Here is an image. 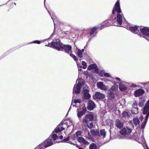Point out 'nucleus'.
I'll use <instances>...</instances> for the list:
<instances>
[{
	"label": "nucleus",
	"instance_id": "nucleus-1",
	"mask_svg": "<svg viewBox=\"0 0 149 149\" xmlns=\"http://www.w3.org/2000/svg\"><path fill=\"white\" fill-rule=\"evenodd\" d=\"M115 12H117V14L116 17L114 19V21L115 23L118 26L119 24L120 25L124 21H126L124 17L123 14H121V11L120 8L119 0H117L114 6L112 11V14L114 15L115 14Z\"/></svg>",
	"mask_w": 149,
	"mask_h": 149
},
{
	"label": "nucleus",
	"instance_id": "nucleus-2",
	"mask_svg": "<svg viewBox=\"0 0 149 149\" xmlns=\"http://www.w3.org/2000/svg\"><path fill=\"white\" fill-rule=\"evenodd\" d=\"M123 24L127 26V28L132 32L135 34H137L139 36H141V34L139 31L140 27L139 26H130L129 24L126 21H124L123 22Z\"/></svg>",
	"mask_w": 149,
	"mask_h": 149
},
{
	"label": "nucleus",
	"instance_id": "nucleus-3",
	"mask_svg": "<svg viewBox=\"0 0 149 149\" xmlns=\"http://www.w3.org/2000/svg\"><path fill=\"white\" fill-rule=\"evenodd\" d=\"M59 43H58V47L59 49H57L58 50L63 51L69 54L70 53H72V47L71 46L66 45H64L60 42L59 40Z\"/></svg>",
	"mask_w": 149,
	"mask_h": 149
},
{
	"label": "nucleus",
	"instance_id": "nucleus-4",
	"mask_svg": "<svg viewBox=\"0 0 149 149\" xmlns=\"http://www.w3.org/2000/svg\"><path fill=\"white\" fill-rule=\"evenodd\" d=\"M140 32L141 36L140 37H143L146 40L149 41V28L144 27L139 29Z\"/></svg>",
	"mask_w": 149,
	"mask_h": 149
},
{
	"label": "nucleus",
	"instance_id": "nucleus-5",
	"mask_svg": "<svg viewBox=\"0 0 149 149\" xmlns=\"http://www.w3.org/2000/svg\"><path fill=\"white\" fill-rule=\"evenodd\" d=\"M111 25L117 26V24L115 23V21H114V19L113 20V17H111L110 19L104 21L103 23V25L100 26V29H101L104 27L108 26Z\"/></svg>",
	"mask_w": 149,
	"mask_h": 149
},
{
	"label": "nucleus",
	"instance_id": "nucleus-6",
	"mask_svg": "<svg viewBox=\"0 0 149 149\" xmlns=\"http://www.w3.org/2000/svg\"><path fill=\"white\" fill-rule=\"evenodd\" d=\"M143 114L146 115L145 118L148 119L149 116V100H148L143 108Z\"/></svg>",
	"mask_w": 149,
	"mask_h": 149
},
{
	"label": "nucleus",
	"instance_id": "nucleus-7",
	"mask_svg": "<svg viewBox=\"0 0 149 149\" xmlns=\"http://www.w3.org/2000/svg\"><path fill=\"white\" fill-rule=\"evenodd\" d=\"M65 128V126L63 125V121L61 122L54 129L53 133H58L63 131Z\"/></svg>",
	"mask_w": 149,
	"mask_h": 149
},
{
	"label": "nucleus",
	"instance_id": "nucleus-8",
	"mask_svg": "<svg viewBox=\"0 0 149 149\" xmlns=\"http://www.w3.org/2000/svg\"><path fill=\"white\" fill-rule=\"evenodd\" d=\"M59 43V39H57L55 41L52 42L51 43H48L47 45H45V46L53 48L57 50V49H59L58 47Z\"/></svg>",
	"mask_w": 149,
	"mask_h": 149
},
{
	"label": "nucleus",
	"instance_id": "nucleus-9",
	"mask_svg": "<svg viewBox=\"0 0 149 149\" xmlns=\"http://www.w3.org/2000/svg\"><path fill=\"white\" fill-rule=\"evenodd\" d=\"M129 85V83L124 81H120V82L119 87L120 90L122 91L126 90L127 89V87Z\"/></svg>",
	"mask_w": 149,
	"mask_h": 149
},
{
	"label": "nucleus",
	"instance_id": "nucleus-10",
	"mask_svg": "<svg viewBox=\"0 0 149 149\" xmlns=\"http://www.w3.org/2000/svg\"><path fill=\"white\" fill-rule=\"evenodd\" d=\"M74 97H73L71 105L68 111H70L72 106L73 107H79V105L80 106L81 105L80 104L81 103L82 101V100L81 99L74 100L73 102V100L74 99Z\"/></svg>",
	"mask_w": 149,
	"mask_h": 149
},
{
	"label": "nucleus",
	"instance_id": "nucleus-11",
	"mask_svg": "<svg viewBox=\"0 0 149 149\" xmlns=\"http://www.w3.org/2000/svg\"><path fill=\"white\" fill-rule=\"evenodd\" d=\"M94 116L91 114H89L86 115L84 118L83 119L84 123H87L89 121H92L94 118Z\"/></svg>",
	"mask_w": 149,
	"mask_h": 149
},
{
	"label": "nucleus",
	"instance_id": "nucleus-12",
	"mask_svg": "<svg viewBox=\"0 0 149 149\" xmlns=\"http://www.w3.org/2000/svg\"><path fill=\"white\" fill-rule=\"evenodd\" d=\"M132 132V130L131 129L127 127L123 128L120 131V133L121 135L124 136L126 135H128Z\"/></svg>",
	"mask_w": 149,
	"mask_h": 149
},
{
	"label": "nucleus",
	"instance_id": "nucleus-13",
	"mask_svg": "<svg viewBox=\"0 0 149 149\" xmlns=\"http://www.w3.org/2000/svg\"><path fill=\"white\" fill-rule=\"evenodd\" d=\"M97 86L98 88L103 91H106L108 89L107 87L102 82H98L97 84Z\"/></svg>",
	"mask_w": 149,
	"mask_h": 149
},
{
	"label": "nucleus",
	"instance_id": "nucleus-14",
	"mask_svg": "<svg viewBox=\"0 0 149 149\" xmlns=\"http://www.w3.org/2000/svg\"><path fill=\"white\" fill-rule=\"evenodd\" d=\"M124 123L123 121L119 119H116L115 121V125L117 128L121 129L123 127Z\"/></svg>",
	"mask_w": 149,
	"mask_h": 149
},
{
	"label": "nucleus",
	"instance_id": "nucleus-15",
	"mask_svg": "<svg viewBox=\"0 0 149 149\" xmlns=\"http://www.w3.org/2000/svg\"><path fill=\"white\" fill-rule=\"evenodd\" d=\"M105 97L104 95L99 92H96L93 95V98L94 99H102Z\"/></svg>",
	"mask_w": 149,
	"mask_h": 149
},
{
	"label": "nucleus",
	"instance_id": "nucleus-16",
	"mask_svg": "<svg viewBox=\"0 0 149 149\" xmlns=\"http://www.w3.org/2000/svg\"><path fill=\"white\" fill-rule=\"evenodd\" d=\"M81 87L79 85H75L73 89V97H74V93L78 94L80 92Z\"/></svg>",
	"mask_w": 149,
	"mask_h": 149
},
{
	"label": "nucleus",
	"instance_id": "nucleus-17",
	"mask_svg": "<svg viewBox=\"0 0 149 149\" xmlns=\"http://www.w3.org/2000/svg\"><path fill=\"white\" fill-rule=\"evenodd\" d=\"M95 103L91 100H89L88 102V109L89 110H93L95 107Z\"/></svg>",
	"mask_w": 149,
	"mask_h": 149
},
{
	"label": "nucleus",
	"instance_id": "nucleus-18",
	"mask_svg": "<svg viewBox=\"0 0 149 149\" xmlns=\"http://www.w3.org/2000/svg\"><path fill=\"white\" fill-rule=\"evenodd\" d=\"M44 141L46 145V146H47V147L53 145L54 143L52 139H50V137H49L48 139Z\"/></svg>",
	"mask_w": 149,
	"mask_h": 149
},
{
	"label": "nucleus",
	"instance_id": "nucleus-19",
	"mask_svg": "<svg viewBox=\"0 0 149 149\" xmlns=\"http://www.w3.org/2000/svg\"><path fill=\"white\" fill-rule=\"evenodd\" d=\"M65 121H63V125H64L65 126V127H67L68 128L71 125H73V123L72 120L70 119H68L65 122Z\"/></svg>",
	"mask_w": 149,
	"mask_h": 149
},
{
	"label": "nucleus",
	"instance_id": "nucleus-20",
	"mask_svg": "<svg viewBox=\"0 0 149 149\" xmlns=\"http://www.w3.org/2000/svg\"><path fill=\"white\" fill-rule=\"evenodd\" d=\"M144 93V91L142 89H139L134 92V95L136 97H138L143 95Z\"/></svg>",
	"mask_w": 149,
	"mask_h": 149
},
{
	"label": "nucleus",
	"instance_id": "nucleus-21",
	"mask_svg": "<svg viewBox=\"0 0 149 149\" xmlns=\"http://www.w3.org/2000/svg\"><path fill=\"white\" fill-rule=\"evenodd\" d=\"M77 111V116L79 118L81 117L85 113L86 111V109L85 108H83L82 110L80 111V109H78Z\"/></svg>",
	"mask_w": 149,
	"mask_h": 149
},
{
	"label": "nucleus",
	"instance_id": "nucleus-22",
	"mask_svg": "<svg viewBox=\"0 0 149 149\" xmlns=\"http://www.w3.org/2000/svg\"><path fill=\"white\" fill-rule=\"evenodd\" d=\"M83 96L84 98L88 99L91 97V95L89 93V91L87 89L84 88Z\"/></svg>",
	"mask_w": 149,
	"mask_h": 149
},
{
	"label": "nucleus",
	"instance_id": "nucleus-23",
	"mask_svg": "<svg viewBox=\"0 0 149 149\" xmlns=\"http://www.w3.org/2000/svg\"><path fill=\"white\" fill-rule=\"evenodd\" d=\"M53 133L52 132L49 137H50V139H52H52L54 143H57V142L55 141V140L58 139V137L57 134H53Z\"/></svg>",
	"mask_w": 149,
	"mask_h": 149
},
{
	"label": "nucleus",
	"instance_id": "nucleus-24",
	"mask_svg": "<svg viewBox=\"0 0 149 149\" xmlns=\"http://www.w3.org/2000/svg\"><path fill=\"white\" fill-rule=\"evenodd\" d=\"M77 140L79 143H83V144L86 145H88L89 144V143L87 141H86L82 137H79L77 139Z\"/></svg>",
	"mask_w": 149,
	"mask_h": 149
},
{
	"label": "nucleus",
	"instance_id": "nucleus-25",
	"mask_svg": "<svg viewBox=\"0 0 149 149\" xmlns=\"http://www.w3.org/2000/svg\"><path fill=\"white\" fill-rule=\"evenodd\" d=\"M46 145L44 141L37 146L35 149H44L47 147V146H46Z\"/></svg>",
	"mask_w": 149,
	"mask_h": 149
},
{
	"label": "nucleus",
	"instance_id": "nucleus-26",
	"mask_svg": "<svg viewBox=\"0 0 149 149\" xmlns=\"http://www.w3.org/2000/svg\"><path fill=\"white\" fill-rule=\"evenodd\" d=\"M133 107L135 109V112L134 113V114H137L138 113V109L137 107V103L136 101H134L132 104Z\"/></svg>",
	"mask_w": 149,
	"mask_h": 149
},
{
	"label": "nucleus",
	"instance_id": "nucleus-27",
	"mask_svg": "<svg viewBox=\"0 0 149 149\" xmlns=\"http://www.w3.org/2000/svg\"><path fill=\"white\" fill-rule=\"evenodd\" d=\"M91 132L93 136H100V134L98 130H91Z\"/></svg>",
	"mask_w": 149,
	"mask_h": 149
},
{
	"label": "nucleus",
	"instance_id": "nucleus-28",
	"mask_svg": "<svg viewBox=\"0 0 149 149\" xmlns=\"http://www.w3.org/2000/svg\"><path fill=\"white\" fill-rule=\"evenodd\" d=\"M97 67L96 64H93L90 65L88 66L87 69L88 70H91L93 69H96Z\"/></svg>",
	"mask_w": 149,
	"mask_h": 149
},
{
	"label": "nucleus",
	"instance_id": "nucleus-29",
	"mask_svg": "<svg viewBox=\"0 0 149 149\" xmlns=\"http://www.w3.org/2000/svg\"><path fill=\"white\" fill-rule=\"evenodd\" d=\"M76 83H77V84L79 85L81 87L82 85L84 84V81L83 79H79L76 80Z\"/></svg>",
	"mask_w": 149,
	"mask_h": 149
},
{
	"label": "nucleus",
	"instance_id": "nucleus-30",
	"mask_svg": "<svg viewBox=\"0 0 149 149\" xmlns=\"http://www.w3.org/2000/svg\"><path fill=\"white\" fill-rule=\"evenodd\" d=\"M98 29V28L96 26H95L91 30V31L90 33V36H91L92 35H93L95 33V34L97 33L95 32L96 30Z\"/></svg>",
	"mask_w": 149,
	"mask_h": 149
},
{
	"label": "nucleus",
	"instance_id": "nucleus-31",
	"mask_svg": "<svg viewBox=\"0 0 149 149\" xmlns=\"http://www.w3.org/2000/svg\"><path fill=\"white\" fill-rule=\"evenodd\" d=\"M96 123L94 122H91L89 124H88V127L90 129L95 128Z\"/></svg>",
	"mask_w": 149,
	"mask_h": 149
},
{
	"label": "nucleus",
	"instance_id": "nucleus-32",
	"mask_svg": "<svg viewBox=\"0 0 149 149\" xmlns=\"http://www.w3.org/2000/svg\"><path fill=\"white\" fill-rule=\"evenodd\" d=\"M132 121L134 125L135 126H136L140 123V121L137 118H134L133 120Z\"/></svg>",
	"mask_w": 149,
	"mask_h": 149
},
{
	"label": "nucleus",
	"instance_id": "nucleus-33",
	"mask_svg": "<svg viewBox=\"0 0 149 149\" xmlns=\"http://www.w3.org/2000/svg\"><path fill=\"white\" fill-rule=\"evenodd\" d=\"M100 136H102L103 138L105 137L106 132L104 129L100 131Z\"/></svg>",
	"mask_w": 149,
	"mask_h": 149
},
{
	"label": "nucleus",
	"instance_id": "nucleus-34",
	"mask_svg": "<svg viewBox=\"0 0 149 149\" xmlns=\"http://www.w3.org/2000/svg\"><path fill=\"white\" fill-rule=\"evenodd\" d=\"M89 149H97V146L94 143H92L90 145Z\"/></svg>",
	"mask_w": 149,
	"mask_h": 149
},
{
	"label": "nucleus",
	"instance_id": "nucleus-35",
	"mask_svg": "<svg viewBox=\"0 0 149 149\" xmlns=\"http://www.w3.org/2000/svg\"><path fill=\"white\" fill-rule=\"evenodd\" d=\"M122 116L123 117L126 118V117H129L130 115L129 113L126 111H124L122 113Z\"/></svg>",
	"mask_w": 149,
	"mask_h": 149
},
{
	"label": "nucleus",
	"instance_id": "nucleus-36",
	"mask_svg": "<svg viewBox=\"0 0 149 149\" xmlns=\"http://www.w3.org/2000/svg\"><path fill=\"white\" fill-rule=\"evenodd\" d=\"M82 52L80 49H79L77 52V55L80 58H82L83 57L82 55Z\"/></svg>",
	"mask_w": 149,
	"mask_h": 149
},
{
	"label": "nucleus",
	"instance_id": "nucleus-37",
	"mask_svg": "<svg viewBox=\"0 0 149 149\" xmlns=\"http://www.w3.org/2000/svg\"><path fill=\"white\" fill-rule=\"evenodd\" d=\"M69 54H70V56L75 61H77L78 60L76 56L74 54H72L71 53H70Z\"/></svg>",
	"mask_w": 149,
	"mask_h": 149
},
{
	"label": "nucleus",
	"instance_id": "nucleus-38",
	"mask_svg": "<svg viewBox=\"0 0 149 149\" xmlns=\"http://www.w3.org/2000/svg\"><path fill=\"white\" fill-rule=\"evenodd\" d=\"M128 86L131 87L135 88L139 87V85H137L136 84L134 83L129 84V85Z\"/></svg>",
	"mask_w": 149,
	"mask_h": 149
},
{
	"label": "nucleus",
	"instance_id": "nucleus-39",
	"mask_svg": "<svg viewBox=\"0 0 149 149\" xmlns=\"http://www.w3.org/2000/svg\"><path fill=\"white\" fill-rule=\"evenodd\" d=\"M148 119H146V118H145V122L144 123L142 124L141 126V127L142 129H144L146 126V124L147 123Z\"/></svg>",
	"mask_w": 149,
	"mask_h": 149
},
{
	"label": "nucleus",
	"instance_id": "nucleus-40",
	"mask_svg": "<svg viewBox=\"0 0 149 149\" xmlns=\"http://www.w3.org/2000/svg\"><path fill=\"white\" fill-rule=\"evenodd\" d=\"M144 102L145 101L144 100L140 101L138 104L139 106L141 107H143L144 105Z\"/></svg>",
	"mask_w": 149,
	"mask_h": 149
},
{
	"label": "nucleus",
	"instance_id": "nucleus-41",
	"mask_svg": "<svg viewBox=\"0 0 149 149\" xmlns=\"http://www.w3.org/2000/svg\"><path fill=\"white\" fill-rule=\"evenodd\" d=\"M82 65H83V68L85 69L87 67L86 63L84 61H82Z\"/></svg>",
	"mask_w": 149,
	"mask_h": 149
},
{
	"label": "nucleus",
	"instance_id": "nucleus-42",
	"mask_svg": "<svg viewBox=\"0 0 149 149\" xmlns=\"http://www.w3.org/2000/svg\"><path fill=\"white\" fill-rule=\"evenodd\" d=\"M42 42V41H40L38 40H36L35 41H33L32 42H31V43H37L38 44H40V43Z\"/></svg>",
	"mask_w": 149,
	"mask_h": 149
},
{
	"label": "nucleus",
	"instance_id": "nucleus-43",
	"mask_svg": "<svg viewBox=\"0 0 149 149\" xmlns=\"http://www.w3.org/2000/svg\"><path fill=\"white\" fill-rule=\"evenodd\" d=\"M105 72L103 71H100L99 73L100 75L102 77H103L104 76Z\"/></svg>",
	"mask_w": 149,
	"mask_h": 149
},
{
	"label": "nucleus",
	"instance_id": "nucleus-44",
	"mask_svg": "<svg viewBox=\"0 0 149 149\" xmlns=\"http://www.w3.org/2000/svg\"><path fill=\"white\" fill-rule=\"evenodd\" d=\"M143 146L145 149H149V148L148 147V146L145 143H144L143 144Z\"/></svg>",
	"mask_w": 149,
	"mask_h": 149
},
{
	"label": "nucleus",
	"instance_id": "nucleus-45",
	"mask_svg": "<svg viewBox=\"0 0 149 149\" xmlns=\"http://www.w3.org/2000/svg\"><path fill=\"white\" fill-rule=\"evenodd\" d=\"M109 95L111 96V99H112L114 97L115 95L113 92H111L110 94H109Z\"/></svg>",
	"mask_w": 149,
	"mask_h": 149
},
{
	"label": "nucleus",
	"instance_id": "nucleus-46",
	"mask_svg": "<svg viewBox=\"0 0 149 149\" xmlns=\"http://www.w3.org/2000/svg\"><path fill=\"white\" fill-rule=\"evenodd\" d=\"M69 137L68 136L64 139L62 141L63 142H65V141H69Z\"/></svg>",
	"mask_w": 149,
	"mask_h": 149
},
{
	"label": "nucleus",
	"instance_id": "nucleus-47",
	"mask_svg": "<svg viewBox=\"0 0 149 149\" xmlns=\"http://www.w3.org/2000/svg\"><path fill=\"white\" fill-rule=\"evenodd\" d=\"M104 76L107 77L111 78V75L108 73H105Z\"/></svg>",
	"mask_w": 149,
	"mask_h": 149
},
{
	"label": "nucleus",
	"instance_id": "nucleus-48",
	"mask_svg": "<svg viewBox=\"0 0 149 149\" xmlns=\"http://www.w3.org/2000/svg\"><path fill=\"white\" fill-rule=\"evenodd\" d=\"M81 134V132L80 131H78L76 133V135L78 137Z\"/></svg>",
	"mask_w": 149,
	"mask_h": 149
},
{
	"label": "nucleus",
	"instance_id": "nucleus-49",
	"mask_svg": "<svg viewBox=\"0 0 149 149\" xmlns=\"http://www.w3.org/2000/svg\"><path fill=\"white\" fill-rule=\"evenodd\" d=\"M46 9L47 10L48 12L49 13V15H50V16H51L52 19V20H53V21L54 23V29H55V24L54 22V21L53 17L51 15L50 13H49V11H48V10L47 9V8H46Z\"/></svg>",
	"mask_w": 149,
	"mask_h": 149
},
{
	"label": "nucleus",
	"instance_id": "nucleus-50",
	"mask_svg": "<svg viewBox=\"0 0 149 149\" xmlns=\"http://www.w3.org/2000/svg\"><path fill=\"white\" fill-rule=\"evenodd\" d=\"M115 79L116 80L119 81L120 82V81H122L118 77H116Z\"/></svg>",
	"mask_w": 149,
	"mask_h": 149
},
{
	"label": "nucleus",
	"instance_id": "nucleus-51",
	"mask_svg": "<svg viewBox=\"0 0 149 149\" xmlns=\"http://www.w3.org/2000/svg\"><path fill=\"white\" fill-rule=\"evenodd\" d=\"M111 89L112 90H114L115 89V86H113L111 87Z\"/></svg>",
	"mask_w": 149,
	"mask_h": 149
},
{
	"label": "nucleus",
	"instance_id": "nucleus-52",
	"mask_svg": "<svg viewBox=\"0 0 149 149\" xmlns=\"http://www.w3.org/2000/svg\"><path fill=\"white\" fill-rule=\"evenodd\" d=\"M77 65L78 68H82V66L81 65V64H77Z\"/></svg>",
	"mask_w": 149,
	"mask_h": 149
},
{
	"label": "nucleus",
	"instance_id": "nucleus-53",
	"mask_svg": "<svg viewBox=\"0 0 149 149\" xmlns=\"http://www.w3.org/2000/svg\"><path fill=\"white\" fill-rule=\"evenodd\" d=\"M63 136L62 135L60 136H59V137H58V139L59 138L61 140L62 139H63Z\"/></svg>",
	"mask_w": 149,
	"mask_h": 149
},
{
	"label": "nucleus",
	"instance_id": "nucleus-54",
	"mask_svg": "<svg viewBox=\"0 0 149 149\" xmlns=\"http://www.w3.org/2000/svg\"><path fill=\"white\" fill-rule=\"evenodd\" d=\"M141 84L144 86H145L146 85V82H143V83H140Z\"/></svg>",
	"mask_w": 149,
	"mask_h": 149
},
{
	"label": "nucleus",
	"instance_id": "nucleus-55",
	"mask_svg": "<svg viewBox=\"0 0 149 149\" xmlns=\"http://www.w3.org/2000/svg\"><path fill=\"white\" fill-rule=\"evenodd\" d=\"M86 133H87L88 134V136H89L90 135V133L89 132V131H86Z\"/></svg>",
	"mask_w": 149,
	"mask_h": 149
},
{
	"label": "nucleus",
	"instance_id": "nucleus-56",
	"mask_svg": "<svg viewBox=\"0 0 149 149\" xmlns=\"http://www.w3.org/2000/svg\"><path fill=\"white\" fill-rule=\"evenodd\" d=\"M81 68H78V70H79V72H81L82 70H81Z\"/></svg>",
	"mask_w": 149,
	"mask_h": 149
},
{
	"label": "nucleus",
	"instance_id": "nucleus-57",
	"mask_svg": "<svg viewBox=\"0 0 149 149\" xmlns=\"http://www.w3.org/2000/svg\"><path fill=\"white\" fill-rule=\"evenodd\" d=\"M68 143H69L70 144H73V143H72L71 141H69L68 142Z\"/></svg>",
	"mask_w": 149,
	"mask_h": 149
},
{
	"label": "nucleus",
	"instance_id": "nucleus-58",
	"mask_svg": "<svg viewBox=\"0 0 149 149\" xmlns=\"http://www.w3.org/2000/svg\"><path fill=\"white\" fill-rule=\"evenodd\" d=\"M146 85L149 84V81L148 82H146Z\"/></svg>",
	"mask_w": 149,
	"mask_h": 149
},
{
	"label": "nucleus",
	"instance_id": "nucleus-59",
	"mask_svg": "<svg viewBox=\"0 0 149 149\" xmlns=\"http://www.w3.org/2000/svg\"><path fill=\"white\" fill-rule=\"evenodd\" d=\"M81 51H82V52H84V49H81Z\"/></svg>",
	"mask_w": 149,
	"mask_h": 149
},
{
	"label": "nucleus",
	"instance_id": "nucleus-60",
	"mask_svg": "<svg viewBox=\"0 0 149 149\" xmlns=\"http://www.w3.org/2000/svg\"><path fill=\"white\" fill-rule=\"evenodd\" d=\"M45 0H44V4L45 5Z\"/></svg>",
	"mask_w": 149,
	"mask_h": 149
},
{
	"label": "nucleus",
	"instance_id": "nucleus-61",
	"mask_svg": "<svg viewBox=\"0 0 149 149\" xmlns=\"http://www.w3.org/2000/svg\"><path fill=\"white\" fill-rule=\"evenodd\" d=\"M142 141H143L144 140V139L142 137Z\"/></svg>",
	"mask_w": 149,
	"mask_h": 149
},
{
	"label": "nucleus",
	"instance_id": "nucleus-62",
	"mask_svg": "<svg viewBox=\"0 0 149 149\" xmlns=\"http://www.w3.org/2000/svg\"><path fill=\"white\" fill-rule=\"evenodd\" d=\"M79 149H83V148H82L79 147Z\"/></svg>",
	"mask_w": 149,
	"mask_h": 149
},
{
	"label": "nucleus",
	"instance_id": "nucleus-63",
	"mask_svg": "<svg viewBox=\"0 0 149 149\" xmlns=\"http://www.w3.org/2000/svg\"><path fill=\"white\" fill-rule=\"evenodd\" d=\"M46 40V39H45V40H43L42 41H45V40Z\"/></svg>",
	"mask_w": 149,
	"mask_h": 149
},
{
	"label": "nucleus",
	"instance_id": "nucleus-64",
	"mask_svg": "<svg viewBox=\"0 0 149 149\" xmlns=\"http://www.w3.org/2000/svg\"><path fill=\"white\" fill-rule=\"evenodd\" d=\"M72 145H75V144L73 143V144H72Z\"/></svg>",
	"mask_w": 149,
	"mask_h": 149
}]
</instances>
